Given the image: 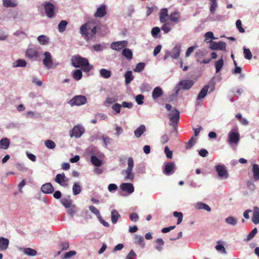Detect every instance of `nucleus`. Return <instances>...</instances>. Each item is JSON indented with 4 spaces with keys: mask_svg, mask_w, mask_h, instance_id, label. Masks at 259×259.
Masks as SVG:
<instances>
[{
    "mask_svg": "<svg viewBox=\"0 0 259 259\" xmlns=\"http://www.w3.org/2000/svg\"><path fill=\"white\" fill-rule=\"evenodd\" d=\"M204 56V53L202 51H198L195 53L196 60L198 62L200 63L202 57Z\"/></svg>",
    "mask_w": 259,
    "mask_h": 259,
    "instance_id": "nucleus-50",
    "label": "nucleus"
},
{
    "mask_svg": "<svg viewBox=\"0 0 259 259\" xmlns=\"http://www.w3.org/2000/svg\"><path fill=\"white\" fill-rule=\"evenodd\" d=\"M122 54L127 60H131L133 58V53L132 51L129 49L124 48L122 50Z\"/></svg>",
    "mask_w": 259,
    "mask_h": 259,
    "instance_id": "nucleus-33",
    "label": "nucleus"
},
{
    "mask_svg": "<svg viewBox=\"0 0 259 259\" xmlns=\"http://www.w3.org/2000/svg\"><path fill=\"white\" fill-rule=\"evenodd\" d=\"M106 14V6L103 5L97 9V11L94 14V16L96 18H102L105 16Z\"/></svg>",
    "mask_w": 259,
    "mask_h": 259,
    "instance_id": "nucleus-18",
    "label": "nucleus"
},
{
    "mask_svg": "<svg viewBox=\"0 0 259 259\" xmlns=\"http://www.w3.org/2000/svg\"><path fill=\"white\" fill-rule=\"evenodd\" d=\"M163 94L162 89L159 87L155 88L152 92V97L153 99H156L161 97Z\"/></svg>",
    "mask_w": 259,
    "mask_h": 259,
    "instance_id": "nucleus-21",
    "label": "nucleus"
},
{
    "mask_svg": "<svg viewBox=\"0 0 259 259\" xmlns=\"http://www.w3.org/2000/svg\"><path fill=\"white\" fill-rule=\"evenodd\" d=\"M101 76L104 78H108L111 75V72L106 69H101L100 70Z\"/></svg>",
    "mask_w": 259,
    "mask_h": 259,
    "instance_id": "nucleus-38",
    "label": "nucleus"
},
{
    "mask_svg": "<svg viewBox=\"0 0 259 259\" xmlns=\"http://www.w3.org/2000/svg\"><path fill=\"white\" fill-rule=\"evenodd\" d=\"M45 146L49 149H53L56 147V144L51 140H47L45 142Z\"/></svg>",
    "mask_w": 259,
    "mask_h": 259,
    "instance_id": "nucleus-52",
    "label": "nucleus"
},
{
    "mask_svg": "<svg viewBox=\"0 0 259 259\" xmlns=\"http://www.w3.org/2000/svg\"><path fill=\"white\" fill-rule=\"evenodd\" d=\"M10 145V141L7 138H3L0 140V148L2 149H7Z\"/></svg>",
    "mask_w": 259,
    "mask_h": 259,
    "instance_id": "nucleus-25",
    "label": "nucleus"
},
{
    "mask_svg": "<svg viewBox=\"0 0 259 259\" xmlns=\"http://www.w3.org/2000/svg\"><path fill=\"white\" fill-rule=\"evenodd\" d=\"M80 33L82 37L88 40L95 37L97 27L91 22H87L80 27Z\"/></svg>",
    "mask_w": 259,
    "mask_h": 259,
    "instance_id": "nucleus-1",
    "label": "nucleus"
},
{
    "mask_svg": "<svg viewBox=\"0 0 259 259\" xmlns=\"http://www.w3.org/2000/svg\"><path fill=\"white\" fill-rule=\"evenodd\" d=\"M127 46V42L126 40L118 41L113 42L111 44V48L112 50L116 51H120L121 49L126 47Z\"/></svg>",
    "mask_w": 259,
    "mask_h": 259,
    "instance_id": "nucleus-11",
    "label": "nucleus"
},
{
    "mask_svg": "<svg viewBox=\"0 0 259 259\" xmlns=\"http://www.w3.org/2000/svg\"><path fill=\"white\" fill-rule=\"evenodd\" d=\"M84 133V128L80 125H77L73 127L72 130L70 132L69 135L71 137H74L76 138H79Z\"/></svg>",
    "mask_w": 259,
    "mask_h": 259,
    "instance_id": "nucleus-6",
    "label": "nucleus"
},
{
    "mask_svg": "<svg viewBox=\"0 0 259 259\" xmlns=\"http://www.w3.org/2000/svg\"><path fill=\"white\" fill-rule=\"evenodd\" d=\"M76 253V251H69L67 252H66L64 256L62 257L63 259H66V258H69L74 255H75Z\"/></svg>",
    "mask_w": 259,
    "mask_h": 259,
    "instance_id": "nucleus-63",
    "label": "nucleus"
},
{
    "mask_svg": "<svg viewBox=\"0 0 259 259\" xmlns=\"http://www.w3.org/2000/svg\"><path fill=\"white\" fill-rule=\"evenodd\" d=\"M46 13L49 18H53L55 15V6L49 2L46 3L44 5Z\"/></svg>",
    "mask_w": 259,
    "mask_h": 259,
    "instance_id": "nucleus-9",
    "label": "nucleus"
},
{
    "mask_svg": "<svg viewBox=\"0 0 259 259\" xmlns=\"http://www.w3.org/2000/svg\"><path fill=\"white\" fill-rule=\"evenodd\" d=\"M134 79L132 72L131 71H127L125 74V82L126 84L130 83Z\"/></svg>",
    "mask_w": 259,
    "mask_h": 259,
    "instance_id": "nucleus-37",
    "label": "nucleus"
},
{
    "mask_svg": "<svg viewBox=\"0 0 259 259\" xmlns=\"http://www.w3.org/2000/svg\"><path fill=\"white\" fill-rule=\"evenodd\" d=\"M181 15L178 11H174L169 15V19L171 22L178 24L180 21Z\"/></svg>",
    "mask_w": 259,
    "mask_h": 259,
    "instance_id": "nucleus-16",
    "label": "nucleus"
},
{
    "mask_svg": "<svg viewBox=\"0 0 259 259\" xmlns=\"http://www.w3.org/2000/svg\"><path fill=\"white\" fill-rule=\"evenodd\" d=\"M216 171L220 177H228V174L224 165H218L216 166Z\"/></svg>",
    "mask_w": 259,
    "mask_h": 259,
    "instance_id": "nucleus-14",
    "label": "nucleus"
},
{
    "mask_svg": "<svg viewBox=\"0 0 259 259\" xmlns=\"http://www.w3.org/2000/svg\"><path fill=\"white\" fill-rule=\"evenodd\" d=\"M37 40L41 45H45L49 43V38L44 35H39L37 37Z\"/></svg>",
    "mask_w": 259,
    "mask_h": 259,
    "instance_id": "nucleus-41",
    "label": "nucleus"
},
{
    "mask_svg": "<svg viewBox=\"0 0 259 259\" xmlns=\"http://www.w3.org/2000/svg\"><path fill=\"white\" fill-rule=\"evenodd\" d=\"M23 252L28 255L29 256H35L37 252L35 250L33 249L30 248H26L23 249Z\"/></svg>",
    "mask_w": 259,
    "mask_h": 259,
    "instance_id": "nucleus-45",
    "label": "nucleus"
},
{
    "mask_svg": "<svg viewBox=\"0 0 259 259\" xmlns=\"http://www.w3.org/2000/svg\"><path fill=\"white\" fill-rule=\"evenodd\" d=\"M180 46H176L172 50L171 52H167L166 53L164 59H166L169 56L173 59H177L180 56Z\"/></svg>",
    "mask_w": 259,
    "mask_h": 259,
    "instance_id": "nucleus-8",
    "label": "nucleus"
},
{
    "mask_svg": "<svg viewBox=\"0 0 259 259\" xmlns=\"http://www.w3.org/2000/svg\"><path fill=\"white\" fill-rule=\"evenodd\" d=\"M145 65V64L144 63H139L137 64V66L134 70V71L136 72H140L142 71L144 69Z\"/></svg>",
    "mask_w": 259,
    "mask_h": 259,
    "instance_id": "nucleus-56",
    "label": "nucleus"
},
{
    "mask_svg": "<svg viewBox=\"0 0 259 259\" xmlns=\"http://www.w3.org/2000/svg\"><path fill=\"white\" fill-rule=\"evenodd\" d=\"M197 208L199 209H205L208 211L211 210L210 207L205 203L199 202L197 204Z\"/></svg>",
    "mask_w": 259,
    "mask_h": 259,
    "instance_id": "nucleus-47",
    "label": "nucleus"
},
{
    "mask_svg": "<svg viewBox=\"0 0 259 259\" xmlns=\"http://www.w3.org/2000/svg\"><path fill=\"white\" fill-rule=\"evenodd\" d=\"M26 62L24 59H18L16 62L13 63V66L14 67H25Z\"/></svg>",
    "mask_w": 259,
    "mask_h": 259,
    "instance_id": "nucleus-43",
    "label": "nucleus"
},
{
    "mask_svg": "<svg viewBox=\"0 0 259 259\" xmlns=\"http://www.w3.org/2000/svg\"><path fill=\"white\" fill-rule=\"evenodd\" d=\"M41 190L45 194H51L54 190L52 185L50 183L44 184L41 186Z\"/></svg>",
    "mask_w": 259,
    "mask_h": 259,
    "instance_id": "nucleus-19",
    "label": "nucleus"
},
{
    "mask_svg": "<svg viewBox=\"0 0 259 259\" xmlns=\"http://www.w3.org/2000/svg\"><path fill=\"white\" fill-rule=\"evenodd\" d=\"M121 107V105L119 103H115L112 106V109L116 112V113H120Z\"/></svg>",
    "mask_w": 259,
    "mask_h": 259,
    "instance_id": "nucleus-61",
    "label": "nucleus"
},
{
    "mask_svg": "<svg viewBox=\"0 0 259 259\" xmlns=\"http://www.w3.org/2000/svg\"><path fill=\"white\" fill-rule=\"evenodd\" d=\"M236 26L240 33L245 32L244 29L242 27V23L240 20H237L236 22Z\"/></svg>",
    "mask_w": 259,
    "mask_h": 259,
    "instance_id": "nucleus-58",
    "label": "nucleus"
},
{
    "mask_svg": "<svg viewBox=\"0 0 259 259\" xmlns=\"http://www.w3.org/2000/svg\"><path fill=\"white\" fill-rule=\"evenodd\" d=\"M217 243L218 244H217L215 247L216 250L222 253H226L227 252L224 246L222 244H220V241H218Z\"/></svg>",
    "mask_w": 259,
    "mask_h": 259,
    "instance_id": "nucleus-54",
    "label": "nucleus"
},
{
    "mask_svg": "<svg viewBox=\"0 0 259 259\" xmlns=\"http://www.w3.org/2000/svg\"><path fill=\"white\" fill-rule=\"evenodd\" d=\"M163 23V25L161 27V29L164 33H167L171 30V25L169 23L166 22Z\"/></svg>",
    "mask_w": 259,
    "mask_h": 259,
    "instance_id": "nucleus-48",
    "label": "nucleus"
},
{
    "mask_svg": "<svg viewBox=\"0 0 259 259\" xmlns=\"http://www.w3.org/2000/svg\"><path fill=\"white\" fill-rule=\"evenodd\" d=\"M252 171L253 173V179L255 181L259 180V166L256 164H254L252 166Z\"/></svg>",
    "mask_w": 259,
    "mask_h": 259,
    "instance_id": "nucleus-32",
    "label": "nucleus"
},
{
    "mask_svg": "<svg viewBox=\"0 0 259 259\" xmlns=\"http://www.w3.org/2000/svg\"><path fill=\"white\" fill-rule=\"evenodd\" d=\"M87 103V98L84 96H75L69 101V104L71 106H80Z\"/></svg>",
    "mask_w": 259,
    "mask_h": 259,
    "instance_id": "nucleus-4",
    "label": "nucleus"
},
{
    "mask_svg": "<svg viewBox=\"0 0 259 259\" xmlns=\"http://www.w3.org/2000/svg\"><path fill=\"white\" fill-rule=\"evenodd\" d=\"M226 47V44L222 41L219 42L211 41L210 42L209 48L212 50L225 51Z\"/></svg>",
    "mask_w": 259,
    "mask_h": 259,
    "instance_id": "nucleus-7",
    "label": "nucleus"
},
{
    "mask_svg": "<svg viewBox=\"0 0 259 259\" xmlns=\"http://www.w3.org/2000/svg\"><path fill=\"white\" fill-rule=\"evenodd\" d=\"M209 88V87L208 85H205L203 87V88L201 89L199 94L198 95V96L197 97V100L202 99L206 96Z\"/></svg>",
    "mask_w": 259,
    "mask_h": 259,
    "instance_id": "nucleus-23",
    "label": "nucleus"
},
{
    "mask_svg": "<svg viewBox=\"0 0 259 259\" xmlns=\"http://www.w3.org/2000/svg\"><path fill=\"white\" fill-rule=\"evenodd\" d=\"M134 240L136 244L140 245L142 248L145 246L144 240L142 236L136 235L134 237Z\"/></svg>",
    "mask_w": 259,
    "mask_h": 259,
    "instance_id": "nucleus-35",
    "label": "nucleus"
},
{
    "mask_svg": "<svg viewBox=\"0 0 259 259\" xmlns=\"http://www.w3.org/2000/svg\"><path fill=\"white\" fill-rule=\"evenodd\" d=\"M127 167L125 170H123L122 174L124 175L126 174V176L125 179L126 180H133L134 177V175L132 172V169L134 167V162L132 157H129L127 159Z\"/></svg>",
    "mask_w": 259,
    "mask_h": 259,
    "instance_id": "nucleus-3",
    "label": "nucleus"
},
{
    "mask_svg": "<svg viewBox=\"0 0 259 259\" xmlns=\"http://www.w3.org/2000/svg\"><path fill=\"white\" fill-rule=\"evenodd\" d=\"M257 230L256 228H254L247 235L246 241H248L254 237L255 235L257 233Z\"/></svg>",
    "mask_w": 259,
    "mask_h": 259,
    "instance_id": "nucleus-57",
    "label": "nucleus"
},
{
    "mask_svg": "<svg viewBox=\"0 0 259 259\" xmlns=\"http://www.w3.org/2000/svg\"><path fill=\"white\" fill-rule=\"evenodd\" d=\"M55 181L62 186H67L68 179L64 173L57 174L55 178Z\"/></svg>",
    "mask_w": 259,
    "mask_h": 259,
    "instance_id": "nucleus-12",
    "label": "nucleus"
},
{
    "mask_svg": "<svg viewBox=\"0 0 259 259\" xmlns=\"http://www.w3.org/2000/svg\"><path fill=\"white\" fill-rule=\"evenodd\" d=\"M210 1V12L211 14H214L218 7V4L217 0H209Z\"/></svg>",
    "mask_w": 259,
    "mask_h": 259,
    "instance_id": "nucleus-36",
    "label": "nucleus"
},
{
    "mask_svg": "<svg viewBox=\"0 0 259 259\" xmlns=\"http://www.w3.org/2000/svg\"><path fill=\"white\" fill-rule=\"evenodd\" d=\"M145 131V126L142 124L135 131L134 134L136 137L139 138Z\"/></svg>",
    "mask_w": 259,
    "mask_h": 259,
    "instance_id": "nucleus-28",
    "label": "nucleus"
},
{
    "mask_svg": "<svg viewBox=\"0 0 259 259\" xmlns=\"http://www.w3.org/2000/svg\"><path fill=\"white\" fill-rule=\"evenodd\" d=\"M225 222L228 224L235 226L237 223V220L233 217H229L225 219Z\"/></svg>",
    "mask_w": 259,
    "mask_h": 259,
    "instance_id": "nucleus-46",
    "label": "nucleus"
},
{
    "mask_svg": "<svg viewBox=\"0 0 259 259\" xmlns=\"http://www.w3.org/2000/svg\"><path fill=\"white\" fill-rule=\"evenodd\" d=\"M157 245L155 246L156 249L160 251L162 249V246L164 244V241L161 238H158L156 240Z\"/></svg>",
    "mask_w": 259,
    "mask_h": 259,
    "instance_id": "nucleus-53",
    "label": "nucleus"
},
{
    "mask_svg": "<svg viewBox=\"0 0 259 259\" xmlns=\"http://www.w3.org/2000/svg\"><path fill=\"white\" fill-rule=\"evenodd\" d=\"M239 141V134L237 132H231L228 136V142L230 144L237 143Z\"/></svg>",
    "mask_w": 259,
    "mask_h": 259,
    "instance_id": "nucleus-13",
    "label": "nucleus"
},
{
    "mask_svg": "<svg viewBox=\"0 0 259 259\" xmlns=\"http://www.w3.org/2000/svg\"><path fill=\"white\" fill-rule=\"evenodd\" d=\"M73 78L76 80H80L82 76V73L79 69L75 70L72 73Z\"/></svg>",
    "mask_w": 259,
    "mask_h": 259,
    "instance_id": "nucleus-42",
    "label": "nucleus"
},
{
    "mask_svg": "<svg viewBox=\"0 0 259 259\" xmlns=\"http://www.w3.org/2000/svg\"><path fill=\"white\" fill-rule=\"evenodd\" d=\"M9 244V241L8 239L1 237L0 238V250H6Z\"/></svg>",
    "mask_w": 259,
    "mask_h": 259,
    "instance_id": "nucleus-26",
    "label": "nucleus"
},
{
    "mask_svg": "<svg viewBox=\"0 0 259 259\" xmlns=\"http://www.w3.org/2000/svg\"><path fill=\"white\" fill-rule=\"evenodd\" d=\"M45 58L42 60L44 65L48 68L50 69L53 67V63L52 56L49 52H46L44 53Z\"/></svg>",
    "mask_w": 259,
    "mask_h": 259,
    "instance_id": "nucleus-10",
    "label": "nucleus"
},
{
    "mask_svg": "<svg viewBox=\"0 0 259 259\" xmlns=\"http://www.w3.org/2000/svg\"><path fill=\"white\" fill-rule=\"evenodd\" d=\"M168 117L170 121V125L175 127L177 125L180 119V112L176 109H174L171 110L170 112L168 114Z\"/></svg>",
    "mask_w": 259,
    "mask_h": 259,
    "instance_id": "nucleus-5",
    "label": "nucleus"
},
{
    "mask_svg": "<svg viewBox=\"0 0 259 259\" xmlns=\"http://www.w3.org/2000/svg\"><path fill=\"white\" fill-rule=\"evenodd\" d=\"M224 65V60L223 57H221L219 60L217 61L214 63V66L215 68L216 73H218L220 71Z\"/></svg>",
    "mask_w": 259,
    "mask_h": 259,
    "instance_id": "nucleus-31",
    "label": "nucleus"
},
{
    "mask_svg": "<svg viewBox=\"0 0 259 259\" xmlns=\"http://www.w3.org/2000/svg\"><path fill=\"white\" fill-rule=\"evenodd\" d=\"M144 97L142 95H138L136 97V101L138 104L141 105L143 103Z\"/></svg>",
    "mask_w": 259,
    "mask_h": 259,
    "instance_id": "nucleus-62",
    "label": "nucleus"
},
{
    "mask_svg": "<svg viewBox=\"0 0 259 259\" xmlns=\"http://www.w3.org/2000/svg\"><path fill=\"white\" fill-rule=\"evenodd\" d=\"M68 22L66 20H62L58 24V30L60 32H63L66 28Z\"/></svg>",
    "mask_w": 259,
    "mask_h": 259,
    "instance_id": "nucleus-39",
    "label": "nucleus"
},
{
    "mask_svg": "<svg viewBox=\"0 0 259 259\" xmlns=\"http://www.w3.org/2000/svg\"><path fill=\"white\" fill-rule=\"evenodd\" d=\"M3 4L6 7H15L17 6V3L16 0H3Z\"/></svg>",
    "mask_w": 259,
    "mask_h": 259,
    "instance_id": "nucleus-34",
    "label": "nucleus"
},
{
    "mask_svg": "<svg viewBox=\"0 0 259 259\" xmlns=\"http://www.w3.org/2000/svg\"><path fill=\"white\" fill-rule=\"evenodd\" d=\"M252 221L254 224L259 223V208L257 206L254 207Z\"/></svg>",
    "mask_w": 259,
    "mask_h": 259,
    "instance_id": "nucleus-24",
    "label": "nucleus"
},
{
    "mask_svg": "<svg viewBox=\"0 0 259 259\" xmlns=\"http://www.w3.org/2000/svg\"><path fill=\"white\" fill-rule=\"evenodd\" d=\"M193 81L191 80H184L181 81L179 85L181 87V88L184 90H188L190 89L193 85Z\"/></svg>",
    "mask_w": 259,
    "mask_h": 259,
    "instance_id": "nucleus-20",
    "label": "nucleus"
},
{
    "mask_svg": "<svg viewBox=\"0 0 259 259\" xmlns=\"http://www.w3.org/2000/svg\"><path fill=\"white\" fill-rule=\"evenodd\" d=\"M71 61L74 67L75 68L81 67L84 72H89L93 68V66L89 64L87 59L79 56L73 57Z\"/></svg>",
    "mask_w": 259,
    "mask_h": 259,
    "instance_id": "nucleus-2",
    "label": "nucleus"
},
{
    "mask_svg": "<svg viewBox=\"0 0 259 259\" xmlns=\"http://www.w3.org/2000/svg\"><path fill=\"white\" fill-rule=\"evenodd\" d=\"M175 168V164L173 162H168L165 164L164 173L169 175Z\"/></svg>",
    "mask_w": 259,
    "mask_h": 259,
    "instance_id": "nucleus-29",
    "label": "nucleus"
},
{
    "mask_svg": "<svg viewBox=\"0 0 259 259\" xmlns=\"http://www.w3.org/2000/svg\"><path fill=\"white\" fill-rule=\"evenodd\" d=\"M62 205L66 208H69L72 205V201L70 198V196L66 198H63L61 200Z\"/></svg>",
    "mask_w": 259,
    "mask_h": 259,
    "instance_id": "nucleus-27",
    "label": "nucleus"
},
{
    "mask_svg": "<svg viewBox=\"0 0 259 259\" xmlns=\"http://www.w3.org/2000/svg\"><path fill=\"white\" fill-rule=\"evenodd\" d=\"M81 188L77 183H75L72 187L73 193L74 195H78L81 192Z\"/></svg>",
    "mask_w": 259,
    "mask_h": 259,
    "instance_id": "nucleus-44",
    "label": "nucleus"
},
{
    "mask_svg": "<svg viewBox=\"0 0 259 259\" xmlns=\"http://www.w3.org/2000/svg\"><path fill=\"white\" fill-rule=\"evenodd\" d=\"M173 214L174 217L178 218L177 224L179 225L181 224L183 220V213L181 212L174 211Z\"/></svg>",
    "mask_w": 259,
    "mask_h": 259,
    "instance_id": "nucleus-51",
    "label": "nucleus"
},
{
    "mask_svg": "<svg viewBox=\"0 0 259 259\" xmlns=\"http://www.w3.org/2000/svg\"><path fill=\"white\" fill-rule=\"evenodd\" d=\"M68 213L72 217L74 215L76 211V207L74 205H72L70 207L68 208Z\"/></svg>",
    "mask_w": 259,
    "mask_h": 259,
    "instance_id": "nucleus-59",
    "label": "nucleus"
},
{
    "mask_svg": "<svg viewBox=\"0 0 259 259\" xmlns=\"http://www.w3.org/2000/svg\"><path fill=\"white\" fill-rule=\"evenodd\" d=\"M168 17V10L166 8L162 9L159 13V20L161 23L166 22V17Z\"/></svg>",
    "mask_w": 259,
    "mask_h": 259,
    "instance_id": "nucleus-22",
    "label": "nucleus"
},
{
    "mask_svg": "<svg viewBox=\"0 0 259 259\" xmlns=\"http://www.w3.org/2000/svg\"><path fill=\"white\" fill-rule=\"evenodd\" d=\"M160 29L158 27H155L152 28L151 31V34L154 37H156L157 35L159 33Z\"/></svg>",
    "mask_w": 259,
    "mask_h": 259,
    "instance_id": "nucleus-60",
    "label": "nucleus"
},
{
    "mask_svg": "<svg viewBox=\"0 0 259 259\" xmlns=\"http://www.w3.org/2000/svg\"><path fill=\"white\" fill-rule=\"evenodd\" d=\"M91 161L93 165L96 166H100L102 164V161L96 156H92Z\"/></svg>",
    "mask_w": 259,
    "mask_h": 259,
    "instance_id": "nucleus-40",
    "label": "nucleus"
},
{
    "mask_svg": "<svg viewBox=\"0 0 259 259\" xmlns=\"http://www.w3.org/2000/svg\"><path fill=\"white\" fill-rule=\"evenodd\" d=\"M120 189L129 194L132 193L134 191V187L132 183H122L120 186Z\"/></svg>",
    "mask_w": 259,
    "mask_h": 259,
    "instance_id": "nucleus-15",
    "label": "nucleus"
},
{
    "mask_svg": "<svg viewBox=\"0 0 259 259\" xmlns=\"http://www.w3.org/2000/svg\"><path fill=\"white\" fill-rule=\"evenodd\" d=\"M196 143V139L193 137H191L188 142L186 143V149H191L193 146Z\"/></svg>",
    "mask_w": 259,
    "mask_h": 259,
    "instance_id": "nucleus-49",
    "label": "nucleus"
},
{
    "mask_svg": "<svg viewBox=\"0 0 259 259\" xmlns=\"http://www.w3.org/2000/svg\"><path fill=\"white\" fill-rule=\"evenodd\" d=\"M38 55V52L33 48H28L25 53L26 57L30 59H36Z\"/></svg>",
    "mask_w": 259,
    "mask_h": 259,
    "instance_id": "nucleus-17",
    "label": "nucleus"
},
{
    "mask_svg": "<svg viewBox=\"0 0 259 259\" xmlns=\"http://www.w3.org/2000/svg\"><path fill=\"white\" fill-rule=\"evenodd\" d=\"M120 218V215L119 214L117 210L114 209L111 212V221L113 224L117 223V220Z\"/></svg>",
    "mask_w": 259,
    "mask_h": 259,
    "instance_id": "nucleus-30",
    "label": "nucleus"
},
{
    "mask_svg": "<svg viewBox=\"0 0 259 259\" xmlns=\"http://www.w3.org/2000/svg\"><path fill=\"white\" fill-rule=\"evenodd\" d=\"M243 54L245 59L250 60L252 58V55L249 49H244Z\"/></svg>",
    "mask_w": 259,
    "mask_h": 259,
    "instance_id": "nucleus-55",
    "label": "nucleus"
},
{
    "mask_svg": "<svg viewBox=\"0 0 259 259\" xmlns=\"http://www.w3.org/2000/svg\"><path fill=\"white\" fill-rule=\"evenodd\" d=\"M137 256L136 254L133 250H131L126 256L125 259H134Z\"/></svg>",
    "mask_w": 259,
    "mask_h": 259,
    "instance_id": "nucleus-64",
    "label": "nucleus"
}]
</instances>
